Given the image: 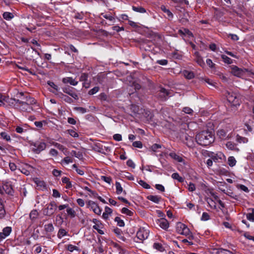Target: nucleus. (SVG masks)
I'll use <instances>...</instances> for the list:
<instances>
[{
	"label": "nucleus",
	"instance_id": "obj_1",
	"mask_svg": "<svg viewBox=\"0 0 254 254\" xmlns=\"http://www.w3.org/2000/svg\"><path fill=\"white\" fill-rule=\"evenodd\" d=\"M214 132L212 129L202 130L198 132L195 136L197 143L201 146H207L214 141Z\"/></svg>",
	"mask_w": 254,
	"mask_h": 254
},
{
	"label": "nucleus",
	"instance_id": "obj_2",
	"mask_svg": "<svg viewBox=\"0 0 254 254\" xmlns=\"http://www.w3.org/2000/svg\"><path fill=\"white\" fill-rule=\"evenodd\" d=\"M10 100L12 101V104H16L17 107L23 112L30 113L34 111L33 106L35 105V101L33 98H26V102L13 99H11Z\"/></svg>",
	"mask_w": 254,
	"mask_h": 254
},
{
	"label": "nucleus",
	"instance_id": "obj_3",
	"mask_svg": "<svg viewBox=\"0 0 254 254\" xmlns=\"http://www.w3.org/2000/svg\"><path fill=\"white\" fill-rule=\"evenodd\" d=\"M176 231L181 235L186 236H189V239L191 240L193 238L192 235H190V231L188 227L181 222H178L176 225Z\"/></svg>",
	"mask_w": 254,
	"mask_h": 254
},
{
	"label": "nucleus",
	"instance_id": "obj_4",
	"mask_svg": "<svg viewBox=\"0 0 254 254\" xmlns=\"http://www.w3.org/2000/svg\"><path fill=\"white\" fill-rule=\"evenodd\" d=\"M226 98L227 101L231 104L232 106H237L240 105V100L238 95L233 92H227Z\"/></svg>",
	"mask_w": 254,
	"mask_h": 254
},
{
	"label": "nucleus",
	"instance_id": "obj_5",
	"mask_svg": "<svg viewBox=\"0 0 254 254\" xmlns=\"http://www.w3.org/2000/svg\"><path fill=\"white\" fill-rule=\"evenodd\" d=\"M149 235V231L145 228H140L136 233V238L142 242L147 239Z\"/></svg>",
	"mask_w": 254,
	"mask_h": 254
},
{
	"label": "nucleus",
	"instance_id": "obj_6",
	"mask_svg": "<svg viewBox=\"0 0 254 254\" xmlns=\"http://www.w3.org/2000/svg\"><path fill=\"white\" fill-rule=\"evenodd\" d=\"M88 207L90 208L95 214L100 215L101 214L102 210L99 205L94 201L92 200H88L87 202Z\"/></svg>",
	"mask_w": 254,
	"mask_h": 254
},
{
	"label": "nucleus",
	"instance_id": "obj_7",
	"mask_svg": "<svg viewBox=\"0 0 254 254\" xmlns=\"http://www.w3.org/2000/svg\"><path fill=\"white\" fill-rule=\"evenodd\" d=\"M232 73L234 75L238 77H242L245 73L247 69L245 68L242 69L239 68L236 65H232L231 67Z\"/></svg>",
	"mask_w": 254,
	"mask_h": 254
},
{
	"label": "nucleus",
	"instance_id": "obj_8",
	"mask_svg": "<svg viewBox=\"0 0 254 254\" xmlns=\"http://www.w3.org/2000/svg\"><path fill=\"white\" fill-rule=\"evenodd\" d=\"M34 152L36 153H39L46 148V144L44 142H38L34 143Z\"/></svg>",
	"mask_w": 254,
	"mask_h": 254
},
{
	"label": "nucleus",
	"instance_id": "obj_9",
	"mask_svg": "<svg viewBox=\"0 0 254 254\" xmlns=\"http://www.w3.org/2000/svg\"><path fill=\"white\" fill-rule=\"evenodd\" d=\"M2 189L4 190L5 193L8 194H12L13 192V189L10 182H5L3 183Z\"/></svg>",
	"mask_w": 254,
	"mask_h": 254
},
{
	"label": "nucleus",
	"instance_id": "obj_10",
	"mask_svg": "<svg viewBox=\"0 0 254 254\" xmlns=\"http://www.w3.org/2000/svg\"><path fill=\"white\" fill-rule=\"evenodd\" d=\"M57 207V205L54 201H52L50 202L47 207L46 214L47 215H51L54 213V208Z\"/></svg>",
	"mask_w": 254,
	"mask_h": 254
},
{
	"label": "nucleus",
	"instance_id": "obj_11",
	"mask_svg": "<svg viewBox=\"0 0 254 254\" xmlns=\"http://www.w3.org/2000/svg\"><path fill=\"white\" fill-rule=\"evenodd\" d=\"M173 2L177 4L175 6L177 10H181L180 9H184L183 5H189V2L188 0H173Z\"/></svg>",
	"mask_w": 254,
	"mask_h": 254
},
{
	"label": "nucleus",
	"instance_id": "obj_12",
	"mask_svg": "<svg viewBox=\"0 0 254 254\" xmlns=\"http://www.w3.org/2000/svg\"><path fill=\"white\" fill-rule=\"evenodd\" d=\"M157 224L163 229L166 230L169 227V223L168 220L164 218L158 220Z\"/></svg>",
	"mask_w": 254,
	"mask_h": 254
},
{
	"label": "nucleus",
	"instance_id": "obj_13",
	"mask_svg": "<svg viewBox=\"0 0 254 254\" xmlns=\"http://www.w3.org/2000/svg\"><path fill=\"white\" fill-rule=\"evenodd\" d=\"M52 92L57 95V96H58L59 97L61 98L64 101L68 103H71L73 102L72 99L70 97L64 94L62 92H58L56 93L54 91H53Z\"/></svg>",
	"mask_w": 254,
	"mask_h": 254
},
{
	"label": "nucleus",
	"instance_id": "obj_14",
	"mask_svg": "<svg viewBox=\"0 0 254 254\" xmlns=\"http://www.w3.org/2000/svg\"><path fill=\"white\" fill-rule=\"evenodd\" d=\"M209 156L214 161H216L219 159L222 160L224 157V155L221 152H219L217 153L211 152L209 155Z\"/></svg>",
	"mask_w": 254,
	"mask_h": 254
},
{
	"label": "nucleus",
	"instance_id": "obj_15",
	"mask_svg": "<svg viewBox=\"0 0 254 254\" xmlns=\"http://www.w3.org/2000/svg\"><path fill=\"white\" fill-rule=\"evenodd\" d=\"M62 81L64 84L69 83L71 85L76 86L78 84V81H76L75 79H73L71 77H66L63 78L62 79Z\"/></svg>",
	"mask_w": 254,
	"mask_h": 254
},
{
	"label": "nucleus",
	"instance_id": "obj_16",
	"mask_svg": "<svg viewBox=\"0 0 254 254\" xmlns=\"http://www.w3.org/2000/svg\"><path fill=\"white\" fill-rule=\"evenodd\" d=\"M217 135L221 140H225L228 138L229 135L227 132L224 129H219L217 131Z\"/></svg>",
	"mask_w": 254,
	"mask_h": 254
},
{
	"label": "nucleus",
	"instance_id": "obj_17",
	"mask_svg": "<svg viewBox=\"0 0 254 254\" xmlns=\"http://www.w3.org/2000/svg\"><path fill=\"white\" fill-rule=\"evenodd\" d=\"M101 15L105 19L109 20L112 23L116 22V18L110 13H102Z\"/></svg>",
	"mask_w": 254,
	"mask_h": 254
},
{
	"label": "nucleus",
	"instance_id": "obj_18",
	"mask_svg": "<svg viewBox=\"0 0 254 254\" xmlns=\"http://www.w3.org/2000/svg\"><path fill=\"white\" fill-rule=\"evenodd\" d=\"M147 198L155 203L158 204L161 200V197L158 195H150L147 196Z\"/></svg>",
	"mask_w": 254,
	"mask_h": 254
},
{
	"label": "nucleus",
	"instance_id": "obj_19",
	"mask_svg": "<svg viewBox=\"0 0 254 254\" xmlns=\"http://www.w3.org/2000/svg\"><path fill=\"white\" fill-rule=\"evenodd\" d=\"M169 155L174 160L177 161L178 162H182L183 161V159L182 157L176 154L174 152H171L169 153Z\"/></svg>",
	"mask_w": 254,
	"mask_h": 254
},
{
	"label": "nucleus",
	"instance_id": "obj_20",
	"mask_svg": "<svg viewBox=\"0 0 254 254\" xmlns=\"http://www.w3.org/2000/svg\"><path fill=\"white\" fill-rule=\"evenodd\" d=\"M112 213V210L108 206H105V211L103 212L102 217L103 219L107 220L109 218V216Z\"/></svg>",
	"mask_w": 254,
	"mask_h": 254
},
{
	"label": "nucleus",
	"instance_id": "obj_21",
	"mask_svg": "<svg viewBox=\"0 0 254 254\" xmlns=\"http://www.w3.org/2000/svg\"><path fill=\"white\" fill-rule=\"evenodd\" d=\"M184 76L187 79H190L194 77V73L190 70H184L182 71Z\"/></svg>",
	"mask_w": 254,
	"mask_h": 254
},
{
	"label": "nucleus",
	"instance_id": "obj_22",
	"mask_svg": "<svg viewBox=\"0 0 254 254\" xmlns=\"http://www.w3.org/2000/svg\"><path fill=\"white\" fill-rule=\"evenodd\" d=\"M5 214V210L4 206V202L3 200L0 198V218H3Z\"/></svg>",
	"mask_w": 254,
	"mask_h": 254
},
{
	"label": "nucleus",
	"instance_id": "obj_23",
	"mask_svg": "<svg viewBox=\"0 0 254 254\" xmlns=\"http://www.w3.org/2000/svg\"><path fill=\"white\" fill-rule=\"evenodd\" d=\"M179 33L184 35H187L190 38L193 37L192 33L191 31H190L188 29L185 28L184 29H180L179 30Z\"/></svg>",
	"mask_w": 254,
	"mask_h": 254
},
{
	"label": "nucleus",
	"instance_id": "obj_24",
	"mask_svg": "<svg viewBox=\"0 0 254 254\" xmlns=\"http://www.w3.org/2000/svg\"><path fill=\"white\" fill-rule=\"evenodd\" d=\"M11 99H9L5 96L2 95L0 94V106H4L5 105L4 102H9L11 104L12 101L10 100Z\"/></svg>",
	"mask_w": 254,
	"mask_h": 254
},
{
	"label": "nucleus",
	"instance_id": "obj_25",
	"mask_svg": "<svg viewBox=\"0 0 254 254\" xmlns=\"http://www.w3.org/2000/svg\"><path fill=\"white\" fill-rule=\"evenodd\" d=\"M93 228L96 230L98 233L101 235H103L104 234V231L102 230L103 228V224L102 223L93 225Z\"/></svg>",
	"mask_w": 254,
	"mask_h": 254
},
{
	"label": "nucleus",
	"instance_id": "obj_26",
	"mask_svg": "<svg viewBox=\"0 0 254 254\" xmlns=\"http://www.w3.org/2000/svg\"><path fill=\"white\" fill-rule=\"evenodd\" d=\"M0 137L1 138L6 141L10 142L11 140L10 136L5 131H2L0 133Z\"/></svg>",
	"mask_w": 254,
	"mask_h": 254
},
{
	"label": "nucleus",
	"instance_id": "obj_27",
	"mask_svg": "<svg viewBox=\"0 0 254 254\" xmlns=\"http://www.w3.org/2000/svg\"><path fill=\"white\" fill-rule=\"evenodd\" d=\"M217 254H234L232 252L223 248H218L216 250Z\"/></svg>",
	"mask_w": 254,
	"mask_h": 254
},
{
	"label": "nucleus",
	"instance_id": "obj_28",
	"mask_svg": "<svg viewBox=\"0 0 254 254\" xmlns=\"http://www.w3.org/2000/svg\"><path fill=\"white\" fill-rule=\"evenodd\" d=\"M70 154L79 160H82L83 159V154L81 151L76 152L75 150H72Z\"/></svg>",
	"mask_w": 254,
	"mask_h": 254
},
{
	"label": "nucleus",
	"instance_id": "obj_29",
	"mask_svg": "<svg viewBox=\"0 0 254 254\" xmlns=\"http://www.w3.org/2000/svg\"><path fill=\"white\" fill-rule=\"evenodd\" d=\"M171 177L173 179L177 180L180 183H182L184 181V178L180 176L178 173H173Z\"/></svg>",
	"mask_w": 254,
	"mask_h": 254
},
{
	"label": "nucleus",
	"instance_id": "obj_30",
	"mask_svg": "<svg viewBox=\"0 0 254 254\" xmlns=\"http://www.w3.org/2000/svg\"><path fill=\"white\" fill-rule=\"evenodd\" d=\"M236 141L239 143H247L248 142V139L247 137L237 135Z\"/></svg>",
	"mask_w": 254,
	"mask_h": 254
},
{
	"label": "nucleus",
	"instance_id": "obj_31",
	"mask_svg": "<svg viewBox=\"0 0 254 254\" xmlns=\"http://www.w3.org/2000/svg\"><path fill=\"white\" fill-rule=\"evenodd\" d=\"M39 213L37 210L34 209L31 211L29 214L30 218L32 220L34 221L37 218Z\"/></svg>",
	"mask_w": 254,
	"mask_h": 254
},
{
	"label": "nucleus",
	"instance_id": "obj_32",
	"mask_svg": "<svg viewBox=\"0 0 254 254\" xmlns=\"http://www.w3.org/2000/svg\"><path fill=\"white\" fill-rule=\"evenodd\" d=\"M3 17L6 20H10L14 17V15L10 12H4L2 14Z\"/></svg>",
	"mask_w": 254,
	"mask_h": 254
},
{
	"label": "nucleus",
	"instance_id": "obj_33",
	"mask_svg": "<svg viewBox=\"0 0 254 254\" xmlns=\"http://www.w3.org/2000/svg\"><path fill=\"white\" fill-rule=\"evenodd\" d=\"M237 161L234 156H230L228 158V165L233 167L236 165Z\"/></svg>",
	"mask_w": 254,
	"mask_h": 254
},
{
	"label": "nucleus",
	"instance_id": "obj_34",
	"mask_svg": "<svg viewBox=\"0 0 254 254\" xmlns=\"http://www.w3.org/2000/svg\"><path fill=\"white\" fill-rule=\"evenodd\" d=\"M67 235V232L64 229H60L57 234V237L59 239H61L63 237Z\"/></svg>",
	"mask_w": 254,
	"mask_h": 254
},
{
	"label": "nucleus",
	"instance_id": "obj_35",
	"mask_svg": "<svg viewBox=\"0 0 254 254\" xmlns=\"http://www.w3.org/2000/svg\"><path fill=\"white\" fill-rule=\"evenodd\" d=\"M66 211L67 215L71 218H74L76 216V212L72 208H67Z\"/></svg>",
	"mask_w": 254,
	"mask_h": 254
},
{
	"label": "nucleus",
	"instance_id": "obj_36",
	"mask_svg": "<svg viewBox=\"0 0 254 254\" xmlns=\"http://www.w3.org/2000/svg\"><path fill=\"white\" fill-rule=\"evenodd\" d=\"M132 9L133 11L140 13H145L146 11L145 9L141 6H133L132 7Z\"/></svg>",
	"mask_w": 254,
	"mask_h": 254
},
{
	"label": "nucleus",
	"instance_id": "obj_37",
	"mask_svg": "<svg viewBox=\"0 0 254 254\" xmlns=\"http://www.w3.org/2000/svg\"><path fill=\"white\" fill-rule=\"evenodd\" d=\"M44 229L46 232L51 233L54 231V227L52 223H49L44 225Z\"/></svg>",
	"mask_w": 254,
	"mask_h": 254
},
{
	"label": "nucleus",
	"instance_id": "obj_38",
	"mask_svg": "<svg viewBox=\"0 0 254 254\" xmlns=\"http://www.w3.org/2000/svg\"><path fill=\"white\" fill-rule=\"evenodd\" d=\"M153 247L154 249L160 252H163L164 251V247L162 246V244L159 243H154Z\"/></svg>",
	"mask_w": 254,
	"mask_h": 254
},
{
	"label": "nucleus",
	"instance_id": "obj_39",
	"mask_svg": "<svg viewBox=\"0 0 254 254\" xmlns=\"http://www.w3.org/2000/svg\"><path fill=\"white\" fill-rule=\"evenodd\" d=\"M115 186L116 189V193L118 194H121L123 190V188L121 184L118 182H116L115 184Z\"/></svg>",
	"mask_w": 254,
	"mask_h": 254
},
{
	"label": "nucleus",
	"instance_id": "obj_40",
	"mask_svg": "<svg viewBox=\"0 0 254 254\" xmlns=\"http://www.w3.org/2000/svg\"><path fill=\"white\" fill-rule=\"evenodd\" d=\"M221 57L225 63L227 64H231L233 63V60L228 56L225 55H222Z\"/></svg>",
	"mask_w": 254,
	"mask_h": 254
},
{
	"label": "nucleus",
	"instance_id": "obj_41",
	"mask_svg": "<svg viewBox=\"0 0 254 254\" xmlns=\"http://www.w3.org/2000/svg\"><path fill=\"white\" fill-rule=\"evenodd\" d=\"M11 231H12L11 227L7 226V227H4L2 229V232H3V233L5 235V236L7 237L10 234V233H11Z\"/></svg>",
	"mask_w": 254,
	"mask_h": 254
},
{
	"label": "nucleus",
	"instance_id": "obj_42",
	"mask_svg": "<svg viewBox=\"0 0 254 254\" xmlns=\"http://www.w3.org/2000/svg\"><path fill=\"white\" fill-rule=\"evenodd\" d=\"M160 94H161V96H163V100H166L167 99V96L169 95V92L166 89L163 88L160 89Z\"/></svg>",
	"mask_w": 254,
	"mask_h": 254
},
{
	"label": "nucleus",
	"instance_id": "obj_43",
	"mask_svg": "<svg viewBox=\"0 0 254 254\" xmlns=\"http://www.w3.org/2000/svg\"><path fill=\"white\" fill-rule=\"evenodd\" d=\"M121 212L124 214H126L128 216H132L133 215V212L130 210H129L128 208L126 207H123L122 209Z\"/></svg>",
	"mask_w": 254,
	"mask_h": 254
},
{
	"label": "nucleus",
	"instance_id": "obj_44",
	"mask_svg": "<svg viewBox=\"0 0 254 254\" xmlns=\"http://www.w3.org/2000/svg\"><path fill=\"white\" fill-rule=\"evenodd\" d=\"M47 124V121L45 120H43L41 121H36L34 122V125L35 126H36L37 127H39L40 128H42L43 125H45Z\"/></svg>",
	"mask_w": 254,
	"mask_h": 254
},
{
	"label": "nucleus",
	"instance_id": "obj_45",
	"mask_svg": "<svg viewBox=\"0 0 254 254\" xmlns=\"http://www.w3.org/2000/svg\"><path fill=\"white\" fill-rule=\"evenodd\" d=\"M67 249L70 252H73L74 251H80L79 249L77 247L72 245H71V244L68 245L67 246Z\"/></svg>",
	"mask_w": 254,
	"mask_h": 254
},
{
	"label": "nucleus",
	"instance_id": "obj_46",
	"mask_svg": "<svg viewBox=\"0 0 254 254\" xmlns=\"http://www.w3.org/2000/svg\"><path fill=\"white\" fill-rule=\"evenodd\" d=\"M138 183L144 189H149L150 188V185L143 180L138 181Z\"/></svg>",
	"mask_w": 254,
	"mask_h": 254
},
{
	"label": "nucleus",
	"instance_id": "obj_47",
	"mask_svg": "<svg viewBox=\"0 0 254 254\" xmlns=\"http://www.w3.org/2000/svg\"><path fill=\"white\" fill-rule=\"evenodd\" d=\"M185 138L186 140L187 141V145L189 147H192L193 145L192 137L190 136L186 135Z\"/></svg>",
	"mask_w": 254,
	"mask_h": 254
},
{
	"label": "nucleus",
	"instance_id": "obj_48",
	"mask_svg": "<svg viewBox=\"0 0 254 254\" xmlns=\"http://www.w3.org/2000/svg\"><path fill=\"white\" fill-rule=\"evenodd\" d=\"M246 217L249 220L254 221V209H253L251 212L247 213Z\"/></svg>",
	"mask_w": 254,
	"mask_h": 254
},
{
	"label": "nucleus",
	"instance_id": "obj_49",
	"mask_svg": "<svg viewBox=\"0 0 254 254\" xmlns=\"http://www.w3.org/2000/svg\"><path fill=\"white\" fill-rule=\"evenodd\" d=\"M67 131H68V133H69V134L71 136H72L74 138H77L79 137L78 133L76 131H75L74 130L68 129V130H67Z\"/></svg>",
	"mask_w": 254,
	"mask_h": 254
},
{
	"label": "nucleus",
	"instance_id": "obj_50",
	"mask_svg": "<svg viewBox=\"0 0 254 254\" xmlns=\"http://www.w3.org/2000/svg\"><path fill=\"white\" fill-rule=\"evenodd\" d=\"M226 146L228 149L231 150H234L236 148L235 144L231 141L227 142L226 144Z\"/></svg>",
	"mask_w": 254,
	"mask_h": 254
},
{
	"label": "nucleus",
	"instance_id": "obj_51",
	"mask_svg": "<svg viewBox=\"0 0 254 254\" xmlns=\"http://www.w3.org/2000/svg\"><path fill=\"white\" fill-rule=\"evenodd\" d=\"M115 221L117 222V225L119 227H124L125 226L124 221L120 217H116L115 218Z\"/></svg>",
	"mask_w": 254,
	"mask_h": 254
},
{
	"label": "nucleus",
	"instance_id": "obj_52",
	"mask_svg": "<svg viewBox=\"0 0 254 254\" xmlns=\"http://www.w3.org/2000/svg\"><path fill=\"white\" fill-rule=\"evenodd\" d=\"M73 162V160L72 159L69 158V157H66L64 158L63 160L62 161V163L67 165L70 163H72Z\"/></svg>",
	"mask_w": 254,
	"mask_h": 254
},
{
	"label": "nucleus",
	"instance_id": "obj_53",
	"mask_svg": "<svg viewBox=\"0 0 254 254\" xmlns=\"http://www.w3.org/2000/svg\"><path fill=\"white\" fill-rule=\"evenodd\" d=\"M197 63L201 67H204L205 63L201 57H198L196 60Z\"/></svg>",
	"mask_w": 254,
	"mask_h": 254
},
{
	"label": "nucleus",
	"instance_id": "obj_54",
	"mask_svg": "<svg viewBox=\"0 0 254 254\" xmlns=\"http://www.w3.org/2000/svg\"><path fill=\"white\" fill-rule=\"evenodd\" d=\"M17 67L19 68V69H22L23 70H24V71H28V72H29L30 73H31V74H34V73H33L31 70L30 69H28L27 67H26V66H22V65H19V64H17L16 65Z\"/></svg>",
	"mask_w": 254,
	"mask_h": 254
},
{
	"label": "nucleus",
	"instance_id": "obj_55",
	"mask_svg": "<svg viewBox=\"0 0 254 254\" xmlns=\"http://www.w3.org/2000/svg\"><path fill=\"white\" fill-rule=\"evenodd\" d=\"M161 147L160 144L155 143L151 146V149L153 152H157L158 149L161 148Z\"/></svg>",
	"mask_w": 254,
	"mask_h": 254
},
{
	"label": "nucleus",
	"instance_id": "obj_56",
	"mask_svg": "<svg viewBox=\"0 0 254 254\" xmlns=\"http://www.w3.org/2000/svg\"><path fill=\"white\" fill-rule=\"evenodd\" d=\"M237 187L241 190L246 192H249L250 191L248 188L244 185H239Z\"/></svg>",
	"mask_w": 254,
	"mask_h": 254
},
{
	"label": "nucleus",
	"instance_id": "obj_57",
	"mask_svg": "<svg viewBox=\"0 0 254 254\" xmlns=\"http://www.w3.org/2000/svg\"><path fill=\"white\" fill-rule=\"evenodd\" d=\"M47 84L52 88H53L56 91H58L59 87L58 86L56 85L53 82L51 81H48L47 82Z\"/></svg>",
	"mask_w": 254,
	"mask_h": 254
},
{
	"label": "nucleus",
	"instance_id": "obj_58",
	"mask_svg": "<svg viewBox=\"0 0 254 254\" xmlns=\"http://www.w3.org/2000/svg\"><path fill=\"white\" fill-rule=\"evenodd\" d=\"M132 146L138 148H142V143L140 141H135L132 143Z\"/></svg>",
	"mask_w": 254,
	"mask_h": 254
},
{
	"label": "nucleus",
	"instance_id": "obj_59",
	"mask_svg": "<svg viewBox=\"0 0 254 254\" xmlns=\"http://www.w3.org/2000/svg\"><path fill=\"white\" fill-rule=\"evenodd\" d=\"M99 90V88L98 87H97V86L94 87L89 91L88 94L91 95H94L95 93H96L97 92H98Z\"/></svg>",
	"mask_w": 254,
	"mask_h": 254
},
{
	"label": "nucleus",
	"instance_id": "obj_60",
	"mask_svg": "<svg viewBox=\"0 0 254 254\" xmlns=\"http://www.w3.org/2000/svg\"><path fill=\"white\" fill-rule=\"evenodd\" d=\"M101 179L109 185L112 183V179L110 177L102 176Z\"/></svg>",
	"mask_w": 254,
	"mask_h": 254
},
{
	"label": "nucleus",
	"instance_id": "obj_61",
	"mask_svg": "<svg viewBox=\"0 0 254 254\" xmlns=\"http://www.w3.org/2000/svg\"><path fill=\"white\" fill-rule=\"evenodd\" d=\"M209 218H210L209 215L207 213L203 212L201 217V220L207 221V220H209Z\"/></svg>",
	"mask_w": 254,
	"mask_h": 254
},
{
	"label": "nucleus",
	"instance_id": "obj_62",
	"mask_svg": "<svg viewBox=\"0 0 254 254\" xmlns=\"http://www.w3.org/2000/svg\"><path fill=\"white\" fill-rule=\"evenodd\" d=\"M84 14L83 13H76L75 14L74 17L77 19L82 20L84 19Z\"/></svg>",
	"mask_w": 254,
	"mask_h": 254
},
{
	"label": "nucleus",
	"instance_id": "obj_63",
	"mask_svg": "<svg viewBox=\"0 0 254 254\" xmlns=\"http://www.w3.org/2000/svg\"><path fill=\"white\" fill-rule=\"evenodd\" d=\"M112 28L113 30L116 31L118 32L121 31H124L125 30V28L124 27H120L118 25L113 26Z\"/></svg>",
	"mask_w": 254,
	"mask_h": 254
},
{
	"label": "nucleus",
	"instance_id": "obj_64",
	"mask_svg": "<svg viewBox=\"0 0 254 254\" xmlns=\"http://www.w3.org/2000/svg\"><path fill=\"white\" fill-rule=\"evenodd\" d=\"M113 139L117 141H120L122 140V135L120 134H115L113 135Z\"/></svg>",
	"mask_w": 254,
	"mask_h": 254
}]
</instances>
